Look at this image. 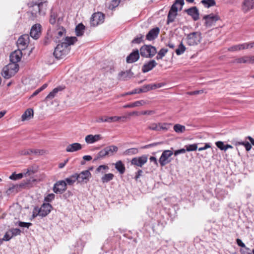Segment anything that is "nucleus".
Masks as SVG:
<instances>
[{
	"instance_id": "f257e3e1",
	"label": "nucleus",
	"mask_w": 254,
	"mask_h": 254,
	"mask_svg": "<svg viewBox=\"0 0 254 254\" xmlns=\"http://www.w3.org/2000/svg\"><path fill=\"white\" fill-rule=\"evenodd\" d=\"M77 41L76 37H66L63 41L59 43L55 49L53 55L57 59L64 58L70 50V46Z\"/></svg>"
},
{
	"instance_id": "f03ea898",
	"label": "nucleus",
	"mask_w": 254,
	"mask_h": 254,
	"mask_svg": "<svg viewBox=\"0 0 254 254\" xmlns=\"http://www.w3.org/2000/svg\"><path fill=\"white\" fill-rule=\"evenodd\" d=\"M47 1H41L38 4H34L31 7L30 19L34 20L38 15H44L47 11Z\"/></svg>"
},
{
	"instance_id": "7ed1b4c3",
	"label": "nucleus",
	"mask_w": 254,
	"mask_h": 254,
	"mask_svg": "<svg viewBox=\"0 0 254 254\" xmlns=\"http://www.w3.org/2000/svg\"><path fill=\"white\" fill-rule=\"evenodd\" d=\"M185 41L186 43L190 46H194L199 44L202 40L201 33L199 31L190 32L189 34H185Z\"/></svg>"
},
{
	"instance_id": "20e7f679",
	"label": "nucleus",
	"mask_w": 254,
	"mask_h": 254,
	"mask_svg": "<svg viewBox=\"0 0 254 254\" xmlns=\"http://www.w3.org/2000/svg\"><path fill=\"white\" fill-rule=\"evenodd\" d=\"M19 69L18 64L9 63L3 67L2 71V76L6 79H9L14 76Z\"/></svg>"
},
{
	"instance_id": "39448f33",
	"label": "nucleus",
	"mask_w": 254,
	"mask_h": 254,
	"mask_svg": "<svg viewBox=\"0 0 254 254\" xmlns=\"http://www.w3.org/2000/svg\"><path fill=\"white\" fill-rule=\"evenodd\" d=\"M141 57L146 58H151L156 54L157 51L155 47L150 45H144L139 50Z\"/></svg>"
},
{
	"instance_id": "423d86ee",
	"label": "nucleus",
	"mask_w": 254,
	"mask_h": 254,
	"mask_svg": "<svg viewBox=\"0 0 254 254\" xmlns=\"http://www.w3.org/2000/svg\"><path fill=\"white\" fill-rule=\"evenodd\" d=\"M105 15L101 12L94 13L90 18L91 26L95 27L104 22Z\"/></svg>"
},
{
	"instance_id": "0eeeda50",
	"label": "nucleus",
	"mask_w": 254,
	"mask_h": 254,
	"mask_svg": "<svg viewBox=\"0 0 254 254\" xmlns=\"http://www.w3.org/2000/svg\"><path fill=\"white\" fill-rule=\"evenodd\" d=\"M203 19L205 20L204 25L210 27L215 24L216 22L220 19V17L217 14L211 13L204 15Z\"/></svg>"
},
{
	"instance_id": "6e6552de",
	"label": "nucleus",
	"mask_w": 254,
	"mask_h": 254,
	"mask_svg": "<svg viewBox=\"0 0 254 254\" xmlns=\"http://www.w3.org/2000/svg\"><path fill=\"white\" fill-rule=\"evenodd\" d=\"M53 207L49 203H43L41 207L39 208L38 207L34 208V210L38 212L39 215L42 217H45L51 212Z\"/></svg>"
},
{
	"instance_id": "1a4fd4ad",
	"label": "nucleus",
	"mask_w": 254,
	"mask_h": 254,
	"mask_svg": "<svg viewBox=\"0 0 254 254\" xmlns=\"http://www.w3.org/2000/svg\"><path fill=\"white\" fill-rule=\"evenodd\" d=\"M173 154V151L170 150H165L163 151L159 160V162L161 166H164L171 162V159H169V157H171Z\"/></svg>"
},
{
	"instance_id": "9d476101",
	"label": "nucleus",
	"mask_w": 254,
	"mask_h": 254,
	"mask_svg": "<svg viewBox=\"0 0 254 254\" xmlns=\"http://www.w3.org/2000/svg\"><path fill=\"white\" fill-rule=\"evenodd\" d=\"M78 183H87L91 177V174L89 170L82 171L79 174L76 173Z\"/></svg>"
},
{
	"instance_id": "9b49d317",
	"label": "nucleus",
	"mask_w": 254,
	"mask_h": 254,
	"mask_svg": "<svg viewBox=\"0 0 254 254\" xmlns=\"http://www.w3.org/2000/svg\"><path fill=\"white\" fill-rule=\"evenodd\" d=\"M66 189L67 184L63 180L58 181L53 187V191L57 194H62Z\"/></svg>"
},
{
	"instance_id": "f8f14e48",
	"label": "nucleus",
	"mask_w": 254,
	"mask_h": 254,
	"mask_svg": "<svg viewBox=\"0 0 254 254\" xmlns=\"http://www.w3.org/2000/svg\"><path fill=\"white\" fill-rule=\"evenodd\" d=\"M29 40V37L28 34H24L21 36L17 41V46L18 49L23 50L27 47Z\"/></svg>"
},
{
	"instance_id": "ddd939ff",
	"label": "nucleus",
	"mask_w": 254,
	"mask_h": 254,
	"mask_svg": "<svg viewBox=\"0 0 254 254\" xmlns=\"http://www.w3.org/2000/svg\"><path fill=\"white\" fill-rule=\"evenodd\" d=\"M41 25L40 24H35L31 28L30 35L34 39H38L41 35Z\"/></svg>"
},
{
	"instance_id": "4468645a",
	"label": "nucleus",
	"mask_w": 254,
	"mask_h": 254,
	"mask_svg": "<svg viewBox=\"0 0 254 254\" xmlns=\"http://www.w3.org/2000/svg\"><path fill=\"white\" fill-rule=\"evenodd\" d=\"M29 184V181L27 182H23L18 185H12L9 187L7 190L8 193L12 192H18L20 191L22 189L26 188Z\"/></svg>"
},
{
	"instance_id": "2eb2a0df",
	"label": "nucleus",
	"mask_w": 254,
	"mask_h": 254,
	"mask_svg": "<svg viewBox=\"0 0 254 254\" xmlns=\"http://www.w3.org/2000/svg\"><path fill=\"white\" fill-rule=\"evenodd\" d=\"M253 46H254L253 43H246L231 46L228 48V50L230 52L238 51H240L241 50L252 48L253 47Z\"/></svg>"
},
{
	"instance_id": "dca6fc26",
	"label": "nucleus",
	"mask_w": 254,
	"mask_h": 254,
	"mask_svg": "<svg viewBox=\"0 0 254 254\" xmlns=\"http://www.w3.org/2000/svg\"><path fill=\"white\" fill-rule=\"evenodd\" d=\"M147 161V157L142 155L138 157H134L131 160V164L135 166L141 167Z\"/></svg>"
},
{
	"instance_id": "f3484780",
	"label": "nucleus",
	"mask_w": 254,
	"mask_h": 254,
	"mask_svg": "<svg viewBox=\"0 0 254 254\" xmlns=\"http://www.w3.org/2000/svg\"><path fill=\"white\" fill-rule=\"evenodd\" d=\"M22 55L21 50L19 49L13 52L10 55V63L18 64L17 63L20 61Z\"/></svg>"
},
{
	"instance_id": "a211bd4d",
	"label": "nucleus",
	"mask_w": 254,
	"mask_h": 254,
	"mask_svg": "<svg viewBox=\"0 0 254 254\" xmlns=\"http://www.w3.org/2000/svg\"><path fill=\"white\" fill-rule=\"evenodd\" d=\"M139 51L137 49L133 50V51L127 57L126 62L127 63H133L139 59Z\"/></svg>"
},
{
	"instance_id": "6ab92c4d",
	"label": "nucleus",
	"mask_w": 254,
	"mask_h": 254,
	"mask_svg": "<svg viewBox=\"0 0 254 254\" xmlns=\"http://www.w3.org/2000/svg\"><path fill=\"white\" fill-rule=\"evenodd\" d=\"M185 11L188 15L191 16L194 21H196L199 19V11L196 6L191 7L186 9Z\"/></svg>"
},
{
	"instance_id": "aec40b11",
	"label": "nucleus",
	"mask_w": 254,
	"mask_h": 254,
	"mask_svg": "<svg viewBox=\"0 0 254 254\" xmlns=\"http://www.w3.org/2000/svg\"><path fill=\"white\" fill-rule=\"evenodd\" d=\"M157 64L155 60H150L147 63L144 64L142 67V71L143 73H146L152 70L154 67L157 65Z\"/></svg>"
},
{
	"instance_id": "412c9836",
	"label": "nucleus",
	"mask_w": 254,
	"mask_h": 254,
	"mask_svg": "<svg viewBox=\"0 0 254 254\" xmlns=\"http://www.w3.org/2000/svg\"><path fill=\"white\" fill-rule=\"evenodd\" d=\"M160 29L158 27H156L151 29L146 36L147 40L151 41L155 39L159 33Z\"/></svg>"
},
{
	"instance_id": "4be33fe9",
	"label": "nucleus",
	"mask_w": 254,
	"mask_h": 254,
	"mask_svg": "<svg viewBox=\"0 0 254 254\" xmlns=\"http://www.w3.org/2000/svg\"><path fill=\"white\" fill-rule=\"evenodd\" d=\"M253 57L248 56H244L241 58H237L232 61V63L234 64H247L253 63Z\"/></svg>"
},
{
	"instance_id": "5701e85b",
	"label": "nucleus",
	"mask_w": 254,
	"mask_h": 254,
	"mask_svg": "<svg viewBox=\"0 0 254 254\" xmlns=\"http://www.w3.org/2000/svg\"><path fill=\"white\" fill-rule=\"evenodd\" d=\"M101 138L102 137L100 134H89L85 137V140L87 143L92 144L101 139Z\"/></svg>"
},
{
	"instance_id": "b1692460",
	"label": "nucleus",
	"mask_w": 254,
	"mask_h": 254,
	"mask_svg": "<svg viewBox=\"0 0 254 254\" xmlns=\"http://www.w3.org/2000/svg\"><path fill=\"white\" fill-rule=\"evenodd\" d=\"M254 5V0H244L242 9L244 12H247L250 9H253Z\"/></svg>"
},
{
	"instance_id": "393cba45",
	"label": "nucleus",
	"mask_w": 254,
	"mask_h": 254,
	"mask_svg": "<svg viewBox=\"0 0 254 254\" xmlns=\"http://www.w3.org/2000/svg\"><path fill=\"white\" fill-rule=\"evenodd\" d=\"M133 73L131 72V70H127L125 71H121L118 74L119 79L120 80H126L130 78Z\"/></svg>"
},
{
	"instance_id": "a878e982",
	"label": "nucleus",
	"mask_w": 254,
	"mask_h": 254,
	"mask_svg": "<svg viewBox=\"0 0 254 254\" xmlns=\"http://www.w3.org/2000/svg\"><path fill=\"white\" fill-rule=\"evenodd\" d=\"M46 153L45 150L41 149H30L27 150H23L22 151L21 154L22 155H30L31 154H34L37 155H43Z\"/></svg>"
},
{
	"instance_id": "bb28decb",
	"label": "nucleus",
	"mask_w": 254,
	"mask_h": 254,
	"mask_svg": "<svg viewBox=\"0 0 254 254\" xmlns=\"http://www.w3.org/2000/svg\"><path fill=\"white\" fill-rule=\"evenodd\" d=\"M177 4L180 5V10H181L183 5L184 4V0H176L173 4L171 6L169 12H171L175 13H177L178 8Z\"/></svg>"
},
{
	"instance_id": "cd10ccee",
	"label": "nucleus",
	"mask_w": 254,
	"mask_h": 254,
	"mask_svg": "<svg viewBox=\"0 0 254 254\" xmlns=\"http://www.w3.org/2000/svg\"><path fill=\"white\" fill-rule=\"evenodd\" d=\"M82 148V145L79 143H73L69 144L66 148V151L68 152H73L80 150Z\"/></svg>"
},
{
	"instance_id": "c85d7f7f",
	"label": "nucleus",
	"mask_w": 254,
	"mask_h": 254,
	"mask_svg": "<svg viewBox=\"0 0 254 254\" xmlns=\"http://www.w3.org/2000/svg\"><path fill=\"white\" fill-rule=\"evenodd\" d=\"M33 116V110L32 109H27L21 116L22 121L28 120Z\"/></svg>"
},
{
	"instance_id": "c756f323",
	"label": "nucleus",
	"mask_w": 254,
	"mask_h": 254,
	"mask_svg": "<svg viewBox=\"0 0 254 254\" xmlns=\"http://www.w3.org/2000/svg\"><path fill=\"white\" fill-rule=\"evenodd\" d=\"M85 26L82 23L78 24L75 27V32L77 36H81L84 34Z\"/></svg>"
},
{
	"instance_id": "7c9ffc66",
	"label": "nucleus",
	"mask_w": 254,
	"mask_h": 254,
	"mask_svg": "<svg viewBox=\"0 0 254 254\" xmlns=\"http://www.w3.org/2000/svg\"><path fill=\"white\" fill-rule=\"evenodd\" d=\"M115 167L121 174H123L125 172L126 168L125 165L121 160L117 161L115 164Z\"/></svg>"
},
{
	"instance_id": "2f4dec72",
	"label": "nucleus",
	"mask_w": 254,
	"mask_h": 254,
	"mask_svg": "<svg viewBox=\"0 0 254 254\" xmlns=\"http://www.w3.org/2000/svg\"><path fill=\"white\" fill-rule=\"evenodd\" d=\"M105 148L106 152H107L108 156L113 155L118 150V147L115 145H110L105 147Z\"/></svg>"
},
{
	"instance_id": "473e14b6",
	"label": "nucleus",
	"mask_w": 254,
	"mask_h": 254,
	"mask_svg": "<svg viewBox=\"0 0 254 254\" xmlns=\"http://www.w3.org/2000/svg\"><path fill=\"white\" fill-rule=\"evenodd\" d=\"M63 89L64 88L63 87H62L61 86H59L57 88H54L52 90V91L50 92L49 94L46 96V100L53 99L55 97L56 94L59 91L63 90Z\"/></svg>"
},
{
	"instance_id": "72a5a7b5",
	"label": "nucleus",
	"mask_w": 254,
	"mask_h": 254,
	"mask_svg": "<svg viewBox=\"0 0 254 254\" xmlns=\"http://www.w3.org/2000/svg\"><path fill=\"white\" fill-rule=\"evenodd\" d=\"M76 181H77V178L76 173H75L66 178L65 182L69 185H72Z\"/></svg>"
},
{
	"instance_id": "f704fd0d",
	"label": "nucleus",
	"mask_w": 254,
	"mask_h": 254,
	"mask_svg": "<svg viewBox=\"0 0 254 254\" xmlns=\"http://www.w3.org/2000/svg\"><path fill=\"white\" fill-rule=\"evenodd\" d=\"M114 177V175L112 173L106 174L101 178V181L103 183H107L112 180Z\"/></svg>"
},
{
	"instance_id": "c9c22d12",
	"label": "nucleus",
	"mask_w": 254,
	"mask_h": 254,
	"mask_svg": "<svg viewBox=\"0 0 254 254\" xmlns=\"http://www.w3.org/2000/svg\"><path fill=\"white\" fill-rule=\"evenodd\" d=\"M177 14L178 13H175L169 11L166 21L167 24L169 25L170 23L173 22L175 21V19L177 15Z\"/></svg>"
},
{
	"instance_id": "e433bc0d",
	"label": "nucleus",
	"mask_w": 254,
	"mask_h": 254,
	"mask_svg": "<svg viewBox=\"0 0 254 254\" xmlns=\"http://www.w3.org/2000/svg\"><path fill=\"white\" fill-rule=\"evenodd\" d=\"M107 152H106L105 148H104L103 149L100 150L98 154H97L96 157L94 159V160H97L99 159H103L106 156H108L107 154Z\"/></svg>"
},
{
	"instance_id": "4c0bfd02",
	"label": "nucleus",
	"mask_w": 254,
	"mask_h": 254,
	"mask_svg": "<svg viewBox=\"0 0 254 254\" xmlns=\"http://www.w3.org/2000/svg\"><path fill=\"white\" fill-rule=\"evenodd\" d=\"M174 130L177 133H183L185 131L186 127L184 126L181 125L180 124H176L173 127Z\"/></svg>"
},
{
	"instance_id": "58836bf2",
	"label": "nucleus",
	"mask_w": 254,
	"mask_h": 254,
	"mask_svg": "<svg viewBox=\"0 0 254 254\" xmlns=\"http://www.w3.org/2000/svg\"><path fill=\"white\" fill-rule=\"evenodd\" d=\"M66 34V30L63 27L57 29L56 31V37L58 39H60L63 36H64Z\"/></svg>"
},
{
	"instance_id": "ea45409f",
	"label": "nucleus",
	"mask_w": 254,
	"mask_h": 254,
	"mask_svg": "<svg viewBox=\"0 0 254 254\" xmlns=\"http://www.w3.org/2000/svg\"><path fill=\"white\" fill-rule=\"evenodd\" d=\"M201 3L206 7H209L212 6H214L216 4L215 0H202Z\"/></svg>"
},
{
	"instance_id": "a19ab883",
	"label": "nucleus",
	"mask_w": 254,
	"mask_h": 254,
	"mask_svg": "<svg viewBox=\"0 0 254 254\" xmlns=\"http://www.w3.org/2000/svg\"><path fill=\"white\" fill-rule=\"evenodd\" d=\"M186 49V48L185 46L184 45L183 43L181 42L179 45L178 48L176 50L175 52L177 55H181L185 52Z\"/></svg>"
},
{
	"instance_id": "79ce46f5",
	"label": "nucleus",
	"mask_w": 254,
	"mask_h": 254,
	"mask_svg": "<svg viewBox=\"0 0 254 254\" xmlns=\"http://www.w3.org/2000/svg\"><path fill=\"white\" fill-rule=\"evenodd\" d=\"M24 176V174L23 173L16 174L15 173H13L9 177L10 180H19L22 178Z\"/></svg>"
},
{
	"instance_id": "37998d69",
	"label": "nucleus",
	"mask_w": 254,
	"mask_h": 254,
	"mask_svg": "<svg viewBox=\"0 0 254 254\" xmlns=\"http://www.w3.org/2000/svg\"><path fill=\"white\" fill-rule=\"evenodd\" d=\"M186 151H195L197 148V144H192L186 145Z\"/></svg>"
},
{
	"instance_id": "c03bdc74",
	"label": "nucleus",
	"mask_w": 254,
	"mask_h": 254,
	"mask_svg": "<svg viewBox=\"0 0 254 254\" xmlns=\"http://www.w3.org/2000/svg\"><path fill=\"white\" fill-rule=\"evenodd\" d=\"M138 153V149L136 148H132L126 150L125 153L127 155L136 154Z\"/></svg>"
},
{
	"instance_id": "a18cd8bd",
	"label": "nucleus",
	"mask_w": 254,
	"mask_h": 254,
	"mask_svg": "<svg viewBox=\"0 0 254 254\" xmlns=\"http://www.w3.org/2000/svg\"><path fill=\"white\" fill-rule=\"evenodd\" d=\"M238 144L245 146L247 151H249L252 148L251 144L248 141L239 142H238Z\"/></svg>"
},
{
	"instance_id": "49530a36",
	"label": "nucleus",
	"mask_w": 254,
	"mask_h": 254,
	"mask_svg": "<svg viewBox=\"0 0 254 254\" xmlns=\"http://www.w3.org/2000/svg\"><path fill=\"white\" fill-rule=\"evenodd\" d=\"M140 91L142 92H147L150 90H151V87L150 84H147L143 85L141 88H140Z\"/></svg>"
},
{
	"instance_id": "de8ad7c7",
	"label": "nucleus",
	"mask_w": 254,
	"mask_h": 254,
	"mask_svg": "<svg viewBox=\"0 0 254 254\" xmlns=\"http://www.w3.org/2000/svg\"><path fill=\"white\" fill-rule=\"evenodd\" d=\"M36 172L35 171H34L33 168L30 167L27 169L25 172L23 173L24 174V176H31L34 174Z\"/></svg>"
},
{
	"instance_id": "09e8293b",
	"label": "nucleus",
	"mask_w": 254,
	"mask_h": 254,
	"mask_svg": "<svg viewBox=\"0 0 254 254\" xmlns=\"http://www.w3.org/2000/svg\"><path fill=\"white\" fill-rule=\"evenodd\" d=\"M10 233L12 235V236L19 235L21 233V231L18 228H13L10 230Z\"/></svg>"
},
{
	"instance_id": "8fccbe9b",
	"label": "nucleus",
	"mask_w": 254,
	"mask_h": 254,
	"mask_svg": "<svg viewBox=\"0 0 254 254\" xmlns=\"http://www.w3.org/2000/svg\"><path fill=\"white\" fill-rule=\"evenodd\" d=\"M55 195L54 193H50L48 194L44 198V200L46 202H51L55 198Z\"/></svg>"
},
{
	"instance_id": "3c124183",
	"label": "nucleus",
	"mask_w": 254,
	"mask_h": 254,
	"mask_svg": "<svg viewBox=\"0 0 254 254\" xmlns=\"http://www.w3.org/2000/svg\"><path fill=\"white\" fill-rule=\"evenodd\" d=\"M216 145L221 150H225V145L224 142L221 141H217L215 143Z\"/></svg>"
},
{
	"instance_id": "603ef678",
	"label": "nucleus",
	"mask_w": 254,
	"mask_h": 254,
	"mask_svg": "<svg viewBox=\"0 0 254 254\" xmlns=\"http://www.w3.org/2000/svg\"><path fill=\"white\" fill-rule=\"evenodd\" d=\"M143 35L141 34L139 35V36H138L137 37L135 38L132 41V43H136V44H139L141 42L142 40Z\"/></svg>"
},
{
	"instance_id": "864d4df0",
	"label": "nucleus",
	"mask_w": 254,
	"mask_h": 254,
	"mask_svg": "<svg viewBox=\"0 0 254 254\" xmlns=\"http://www.w3.org/2000/svg\"><path fill=\"white\" fill-rule=\"evenodd\" d=\"M112 118H113V122H118L121 120H122L123 122H125L127 119V117L125 116H123V117L113 116V117H112Z\"/></svg>"
},
{
	"instance_id": "5fc2aeb1",
	"label": "nucleus",
	"mask_w": 254,
	"mask_h": 254,
	"mask_svg": "<svg viewBox=\"0 0 254 254\" xmlns=\"http://www.w3.org/2000/svg\"><path fill=\"white\" fill-rule=\"evenodd\" d=\"M18 225L19 226L21 227H26L28 228L30 226L32 225V223L19 221L18 222Z\"/></svg>"
},
{
	"instance_id": "6e6d98bb",
	"label": "nucleus",
	"mask_w": 254,
	"mask_h": 254,
	"mask_svg": "<svg viewBox=\"0 0 254 254\" xmlns=\"http://www.w3.org/2000/svg\"><path fill=\"white\" fill-rule=\"evenodd\" d=\"M164 84L163 83H156V84H150L151 90H153L156 88H161L164 86Z\"/></svg>"
},
{
	"instance_id": "4d7b16f0",
	"label": "nucleus",
	"mask_w": 254,
	"mask_h": 254,
	"mask_svg": "<svg viewBox=\"0 0 254 254\" xmlns=\"http://www.w3.org/2000/svg\"><path fill=\"white\" fill-rule=\"evenodd\" d=\"M204 92L203 90H196L194 91H191V92H187V94L189 95H198L199 94H202Z\"/></svg>"
},
{
	"instance_id": "13d9d810",
	"label": "nucleus",
	"mask_w": 254,
	"mask_h": 254,
	"mask_svg": "<svg viewBox=\"0 0 254 254\" xmlns=\"http://www.w3.org/2000/svg\"><path fill=\"white\" fill-rule=\"evenodd\" d=\"M148 128L153 130L159 131L158 124L153 123L148 127Z\"/></svg>"
},
{
	"instance_id": "bf43d9fd",
	"label": "nucleus",
	"mask_w": 254,
	"mask_h": 254,
	"mask_svg": "<svg viewBox=\"0 0 254 254\" xmlns=\"http://www.w3.org/2000/svg\"><path fill=\"white\" fill-rule=\"evenodd\" d=\"M146 104V102L144 100L137 101L133 103L134 107L142 106Z\"/></svg>"
},
{
	"instance_id": "052dcab7",
	"label": "nucleus",
	"mask_w": 254,
	"mask_h": 254,
	"mask_svg": "<svg viewBox=\"0 0 254 254\" xmlns=\"http://www.w3.org/2000/svg\"><path fill=\"white\" fill-rule=\"evenodd\" d=\"M106 116H100L98 118H97L95 120V122L96 123H104L106 122Z\"/></svg>"
},
{
	"instance_id": "680f3d73",
	"label": "nucleus",
	"mask_w": 254,
	"mask_h": 254,
	"mask_svg": "<svg viewBox=\"0 0 254 254\" xmlns=\"http://www.w3.org/2000/svg\"><path fill=\"white\" fill-rule=\"evenodd\" d=\"M168 124H158V127H159V131L161 130H167L168 127H167V126Z\"/></svg>"
},
{
	"instance_id": "e2e57ef3",
	"label": "nucleus",
	"mask_w": 254,
	"mask_h": 254,
	"mask_svg": "<svg viewBox=\"0 0 254 254\" xmlns=\"http://www.w3.org/2000/svg\"><path fill=\"white\" fill-rule=\"evenodd\" d=\"M12 235L10 233V231L6 233L3 237V240L5 241H9L12 237Z\"/></svg>"
},
{
	"instance_id": "0e129e2a",
	"label": "nucleus",
	"mask_w": 254,
	"mask_h": 254,
	"mask_svg": "<svg viewBox=\"0 0 254 254\" xmlns=\"http://www.w3.org/2000/svg\"><path fill=\"white\" fill-rule=\"evenodd\" d=\"M168 50L167 49L162 48L160 49V50L158 52V53L163 57L165 56L166 54L168 52Z\"/></svg>"
},
{
	"instance_id": "69168bd1",
	"label": "nucleus",
	"mask_w": 254,
	"mask_h": 254,
	"mask_svg": "<svg viewBox=\"0 0 254 254\" xmlns=\"http://www.w3.org/2000/svg\"><path fill=\"white\" fill-rule=\"evenodd\" d=\"M109 169V167L106 166V165H100L99 166L97 169H96V172H100L102 169H104V170H105V169Z\"/></svg>"
},
{
	"instance_id": "338daca9",
	"label": "nucleus",
	"mask_w": 254,
	"mask_h": 254,
	"mask_svg": "<svg viewBox=\"0 0 254 254\" xmlns=\"http://www.w3.org/2000/svg\"><path fill=\"white\" fill-rule=\"evenodd\" d=\"M210 147H211L210 143H206L205 144L204 146L202 147H199L198 148V150L199 151H202V150H206L207 148H210Z\"/></svg>"
},
{
	"instance_id": "774afa93",
	"label": "nucleus",
	"mask_w": 254,
	"mask_h": 254,
	"mask_svg": "<svg viewBox=\"0 0 254 254\" xmlns=\"http://www.w3.org/2000/svg\"><path fill=\"white\" fill-rule=\"evenodd\" d=\"M185 152H186V149L185 148H182V149H179V150H176L174 152V155L175 156H177L179 154L185 153Z\"/></svg>"
}]
</instances>
